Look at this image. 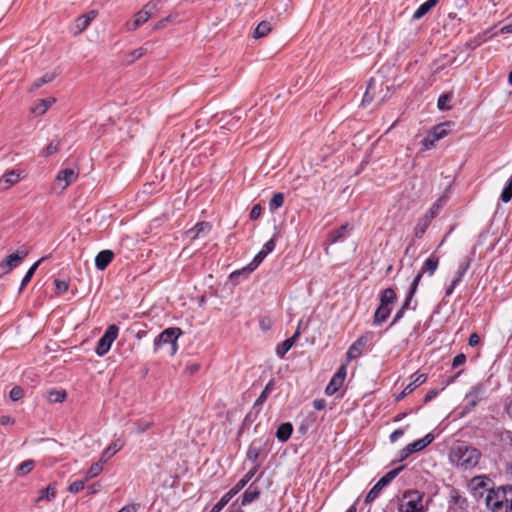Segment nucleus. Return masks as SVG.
Segmentation results:
<instances>
[{
    "mask_svg": "<svg viewBox=\"0 0 512 512\" xmlns=\"http://www.w3.org/2000/svg\"><path fill=\"white\" fill-rule=\"evenodd\" d=\"M481 452L472 446L459 444L451 448L449 460L453 466L462 471L471 470L477 466Z\"/></svg>",
    "mask_w": 512,
    "mask_h": 512,
    "instance_id": "f257e3e1",
    "label": "nucleus"
},
{
    "mask_svg": "<svg viewBox=\"0 0 512 512\" xmlns=\"http://www.w3.org/2000/svg\"><path fill=\"white\" fill-rule=\"evenodd\" d=\"M485 502L492 512H512V486L489 489Z\"/></svg>",
    "mask_w": 512,
    "mask_h": 512,
    "instance_id": "f03ea898",
    "label": "nucleus"
},
{
    "mask_svg": "<svg viewBox=\"0 0 512 512\" xmlns=\"http://www.w3.org/2000/svg\"><path fill=\"white\" fill-rule=\"evenodd\" d=\"M158 12V3L154 1H149L146 3L141 10H139L135 15L133 20H129L125 23L124 27L126 31L132 32L136 31L141 25L145 24Z\"/></svg>",
    "mask_w": 512,
    "mask_h": 512,
    "instance_id": "7ed1b4c3",
    "label": "nucleus"
},
{
    "mask_svg": "<svg viewBox=\"0 0 512 512\" xmlns=\"http://www.w3.org/2000/svg\"><path fill=\"white\" fill-rule=\"evenodd\" d=\"M182 334L180 328H167L162 331L154 341L155 350L160 349L163 345H169L168 353L174 355L177 351V339Z\"/></svg>",
    "mask_w": 512,
    "mask_h": 512,
    "instance_id": "20e7f679",
    "label": "nucleus"
},
{
    "mask_svg": "<svg viewBox=\"0 0 512 512\" xmlns=\"http://www.w3.org/2000/svg\"><path fill=\"white\" fill-rule=\"evenodd\" d=\"M423 494L417 490H410L404 493L399 504V512H423Z\"/></svg>",
    "mask_w": 512,
    "mask_h": 512,
    "instance_id": "39448f33",
    "label": "nucleus"
},
{
    "mask_svg": "<svg viewBox=\"0 0 512 512\" xmlns=\"http://www.w3.org/2000/svg\"><path fill=\"white\" fill-rule=\"evenodd\" d=\"M118 336V327L116 325H110L105 331L104 335L99 339L96 354L98 356H104L111 348L112 343Z\"/></svg>",
    "mask_w": 512,
    "mask_h": 512,
    "instance_id": "423d86ee",
    "label": "nucleus"
},
{
    "mask_svg": "<svg viewBox=\"0 0 512 512\" xmlns=\"http://www.w3.org/2000/svg\"><path fill=\"white\" fill-rule=\"evenodd\" d=\"M373 333L367 332L360 336L349 348L346 353L347 361H351L357 357H359L367 343L372 339Z\"/></svg>",
    "mask_w": 512,
    "mask_h": 512,
    "instance_id": "0eeeda50",
    "label": "nucleus"
},
{
    "mask_svg": "<svg viewBox=\"0 0 512 512\" xmlns=\"http://www.w3.org/2000/svg\"><path fill=\"white\" fill-rule=\"evenodd\" d=\"M78 177V173L72 168H66L60 171L54 182V189L59 188L62 192Z\"/></svg>",
    "mask_w": 512,
    "mask_h": 512,
    "instance_id": "6e6552de",
    "label": "nucleus"
},
{
    "mask_svg": "<svg viewBox=\"0 0 512 512\" xmlns=\"http://www.w3.org/2000/svg\"><path fill=\"white\" fill-rule=\"evenodd\" d=\"M486 397V385L479 383L466 395V409L474 408L482 399Z\"/></svg>",
    "mask_w": 512,
    "mask_h": 512,
    "instance_id": "1a4fd4ad",
    "label": "nucleus"
},
{
    "mask_svg": "<svg viewBox=\"0 0 512 512\" xmlns=\"http://www.w3.org/2000/svg\"><path fill=\"white\" fill-rule=\"evenodd\" d=\"M212 230V225L210 222L201 221L195 224L191 229L186 232V238L193 241L198 238L207 237Z\"/></svg>",
    "mask_w": 512,
    "mask_h": 512,
    "instance_id": "9d476101",
    "label": "nucleus"
},
{
    "mask_svg": "<svg viewBox=\"0 0 512 512\" xmlns=\"http://www.w3.org/2000/svg\"><path fill=\"white\" fill-rule=\"evenodd\" d=\"M263 258H253V260L246 266L236 269L233 272L230 273L229 278L231 281L235 282L237 284L239 282V278L241 276L247 277L250 275L261 263Z\"/></svg>",
    "mask_w": 512,
    "mask_h": 512,
    "instance_id": "9b49d317",
    "label": "nucleus"
},
{
    "mask_svg": "<svg viewBox=\"0 0 512 512\" xmlns=\"http://www.w3.org/2000/svg\"><path fill=\"white\" fill-rule=\"evenodd\" d=\"M96 16L97 12L94 10L79 16L74 22L73 34L78 35L82 33L90 25L91 21L96 18Z\"/></svg>",
    "mask_w": 512,
    "mask_h": 512,
    "instance_id": "f8f14e48",
    "label": "nucleus"
},
{
    "mask_svg": "<svg viewBox=\"0 0 512 512\" xmlns=\"http://www.w3.org/2000/svg\"><path fill=\"white\" fill-rule=\"evenodd\" d=\"M301 332L295 331V333L285 341H283L281 344H279L276 348V354L283 358L285 354L293 347L295 342L298 340Z\"/></svg>",
    "mask_w": 512,
    "mask_h": 512,
    "instance_id": "ddd939ff",
    "label": "nucleus"
},
{
    "mask_svg": "<svg viewBox=\"0 0 512 512\" xmlns=\"http://www.w3.org/2000/svg\"><path fill=\"white\" fill-rule=\"evenodd\" d=\"M470 267V261H464L459 264L458 270L456 272V277L452 280L451 285L446 290V296H449L453 293L457 284L461 281L463 275L466 273L468 268Z\"/></svg>",
    "mask_w": 512,
    "mask_h": 512,
    "instance_id": "4468645a",
    "label": "nucleus"
},
{
    "mask_svg": "<svg viewBox=\"0 0 512 512\" xmlns=\"http://www.w3.org/2000/svg\"><path fill=\"white\" fill-rule=\"evenodd\" d=\"M124 446V441L117 439L113 441L103 452L100 458L103 462H107L114 454L120 451Z\"/></svg>",
    "mask_w": 512,
    "mask_h": 512,
    "instance_id": "2eb2a0df",
    "label": "nucleus"
},
{
    "mask_svg": "<svg viewBox=\"0 0 512 512\" xmlns=\"http://www.w3.org/2000/svg\"><path fill=\"white\" fill-rule=\"evenodd\" d=\"M273 29V25L270 21H261L252 33L254 39H260L266 37Z\"/></svg>",
    "mask_w": 512,
    "mask_h": 512,
    "instance_id": "dca6fc26",
    "label": "nucleus"
},
{
    "mask_svg": "<svg viewBox=\"0 0 512 512\" xmlns=\"http://www.w3.org/2000/svg\"><path fill=\"white\" fill-rule=\"evenodd\" d=\"M19 179H20V174L15 170H11V171L5 173L0 178V186L2 189H8L12 185L17 183L19 181Z\"/></svg>",
    "mask_w": 512,
    "mask_h": 512,
    "instance_id": "f3484780",
    "label": "nucleus"
},
{
    "mask_svg": "<svg viewBox=\"0 0 512 512\" xmlns=\"http://www.w3.org/2000/svg\"><path fill=\"white\" fill-rule=\"evenodd\" d=\"M434 440V435L429 433L425 435L423 438L414 441L413 443L408 444L411 450L414 452H418L427 447Z\"/></svg>",
    "mask_w": 512,
    "mask_h": 512,
    "instance_id": "a211bd4d",
    "label": "nucleus"
},
{
    "mask_svg": "<svg viewBox=\"0 0 512 512\" xmlns=\"http://www.w3.org/2000/svg\"><path fill=\"white\" fill-rule=\"evenodd\" d=\"M438 3V0H427L426 2H424L423 4H421L419 6V8L415 11V13L413 14V19L414 20H419L421 19L423 16H425L433 7L436 6V4Z\"/></svg>",
    "mask_w": 512,
    "mask_h": 512,
    "instance_id": "6ab92c4d",
    "label": "nucleus"
},
{
    "mask_svg": "<svg viewBox=\"0 0 512 512\" xmlns=\"http://www.w3.org/2000/svg\"><path fill=\"white\" fill-rule=\"evenodd\" d=\"M427 380L426 374H420L418 375L413 382L408 384L402 393L399 395L398 399L404 398L406 395L410 394L416 387L422 385Z\"/></svg>",
    "mask_w": 512,
    "mask_h": 512,
    "instance_id": "aec40b11",
    "label": "nucleus"
},
{
    "mask_svg": "<svg viewBox=\"0 0 512 512\" xmlns=\"http://www.w3.org/2000/svg\"><path fill=\"white\" fill-rule=\"evenodd\" d=\"M292 431L293 427L291 423H282L276 431V437L279 441L286 442L290 438Z\"/></svg>",
    "mask_w": 512,
    "mask_h": 512,
    "instance_id": "412c9836",
    "label": "nucleus"
},
{
    "mask_svg": "<svg viewBox=\"0 0 512 512\" xmlns=\"http://www.w3.org/2000/svg\"><path fill=\"white\" fill-rule=\"evenodd\" d=\"M260 491L257 486L251 484L242 496V505H248L259 497Z\"/></svg>",
    "mask_w": 512,
    "mask_h": 512,
    "instance_id": "4be33fe9",
    "label": "nucleus"
},
{
    "mask_svg": "<svg viewBox=\"0 0 512 512\" xmlns=\"http://www.w3.org/2000/svg\"><path fill=\"white\" fill-rule=\"evenodd\" d=\"M105 463L106 462H103L102 458H100L99 461L93 463L86 472L85 481H89L90 479H93L100 475L104 469Z\"/></svg>",
    "mask_w": 512,
    "mask_h": 512,
    "instance_id": "5701e85b",
    "label": "nucleus"
},
{
    "mask_svg": "<svg viewBox=\"0 0 512 512\" xmlns=\"http://www.w3.org/2000/svg\"><path fill=\"white\" fill-rule=\"evenodd\" d=\"M54 102L55 98L41 99L31 109V112L36 115H43Z\"/></svg>",
    "mask_w": 512,
    "mask_h": 512,
    "instance_id": "b1692460",
    "label": "nucleus"
},
{
    "mask_svg": "<svg viewBox=\"0 0 512 512\" xmlns=\"http://www.w3.org/2000/svg\"><path fill=\"white\" fill-rule=\"evenodd\" d=\"M56 496V485L49 484L46 488L40 491V496L35 500L36 503L47 500L52 501Z\"/></svg>",
    "mask_w": 512,
    "mask_h": 512,
    "instance_id": "393cba45",
    "label": "nucleus"
},
{
    "mask_svg": "<svg viewBox=\"0 0 512 512\" xmlns=\"http://www.w3.org/2000/svg\"><path fill=\"white\" fill-rule=\"evenodd\" d=\"M391 309L387 305L380 304L374 314V323L381 324L384 322L390 315Z\"/></svg>",
    "mask_w": 512,
    "mask_h": 512,
    "instance_id": "a878e982",
    "label": "nucleus"
},
{
    "mask_svg": "<svg viewBox=\"0 0 512 512\" xmlns=\"http://www.w3.org/2000/svg\"><path fill=\"white\" fill-rule=\"evenodd\" d=\"M431 220L426 216L420 218L414 228V235L416 238H420L426 232L428 226L430 225Z\"/></svg>",
    "mask_w": 512,
    "mask_h": 512,
    "instance_id": "bb28decb",
    "label": "nucleus"
},
{
    "mask_svg": "<svg viewBox=\"0 0 512 512\" xmlns=\"http://www.w3.org/2000/svg\"><path fill=\"white\" fill-rule=\"evenodd\" d=\"M404 466H400L389 471L386 475H384L378 482V486L382 489L387 486L402 470Z\"/></svg>",
    "mask_w": 512,
    "mask_h": 512,
    "instance_id": "cd10ccee",
    "label": "nucleus"
},
{
    "mask_svg": "<svg viewBox=\"0 0 512 512\" xmlns=\"http://www.w3.org/2000/svg\"><path fill=\"white\" fill-rule=\"evenodd\" d=\"M147 52V49L144 48V47H139L133 51H131L130 53L126 54L125 57H124V62L126 64H132L134 63L137 59L141 58L142 56H144Z\"/></svg>",
    "mask_w": 512,
    "mask_h": 512,
    "instance_id": "c85d7f7f",
    "label": "nucleus"
},
{
    "mask_svg": "<svg viewBox=\"0 0 512 512\" xmlns=\"http://www.w3.org/2000/svg\"><path fill=\"white\" fill-rule=\"evenodd\" d=\"M23 258H7L6 260L2 261L0 264V267L3 269L2 272H0V277L8 273L13 268L17 267Z\"/></svg>",
    "mask_w": 512,
    "mask_h": 512,
    "instance_id": "c756f323",
    "label": "nucleus"
},
{
    "mask_svg": "<svg viewBox=\"0 0 512 512\" xmlns=\"http://www.w3.org/2000/svg\"><path fill=\"white\" fill-rule=\"evenodd\" d=\"M261 453V442L255 440L251 443L247 451V458L255 462Z\"/></svg>",
    "mask_w": 512,
    "mask_h": 512,
    "instance_id": "7c9ffc66",
    "label": "nucleus"
},
{
    "mask_svg": "<svg viewBox=\"0 0 512 512\" xmlns=\"http://www.w3.org/2000/svg\"><path fill=\"white\" fill-rule=\"evenodd\" d=\"M396 299V293L392 288H386L382 291L380 302L383 305L389 306V304L393 303Z\"/></svg>",
    "mask_w": 512,
    "mask_h": 512,
    "instance_id": "2f4dec72",
    "label": "nucleus"
},
{
    "mask_svg": "<svg viewBox=\"0 0 512 512\" xmlns=\"http://www.w3.org/2000/svg\"><path fill=\"white\" fill-rule=\"evenodd\" d=\"M453 98V93L452 92H447V93H443L442 95H440V97L438 98V102H437V107L439 108V110H449L451 107L449 106V102L452 100Z\"/></svg>",
    "mask_w": 512,
    "mask_h": 512,
    "instance_id": "473e14b6",
    "label": "nucleus"
},
{
    "mask_svg": "<svg viewBox=\"0 0 512 512\" xmlns=\"http://www.w3.org/2000/svg\"><path fill=\"white\" fill-rule=\"evenodd\" d=\"M273 385H274L273 380H270V381L267 383V385L265 386V388H264V390L262 391V393L260 394V396H259V397L257 398V400L255 401L254 406H260V405H262V404L266 401V399H267L268 395L270 394V392H271V391H272V389H273Z\"/></svg>",
    "mask_w": 512,
    "mask_h": 512,
    "instance_id": "72a5a7b5",
    "label": "nucleus"
},
{
    "mask_svg": "<svg viewBox=\"0 0 512 512\" xmlns=\"http://www.w3.org/2000/svg\"><path fill=\"white\" fill-rule=\"evenodd\" d=\"M66 392L64 390H53L49 392L48 400L51 403H61L66 399Z\"/></svg>",
    "mask_w": 512,
    "mask_h": 512,
    "instance_id": "f704fd0d",
    "label": "nucleus"
},
{
    "mask_svg": "<svg viewBox=\"0 0 512 512\" xmlns=\"http://www.w3.org/2000/svg\"><path fill=\"white\" fill-rule=\"evenodd\" d=\"M343 385V382L339 380L338 378H335L334 376L328 383L325 392L327 395H333L335 392H337L340 387Z\"/></svg>",
    "mask_w": 512,
    "mask_h": 512,
    "instance_id": "c9c22d12",
    "label": "nucleus"
},
{
    "mask_svg": "<svg viewBox=\"0 0 512 512\" xmlns=\"http://www.w3.org/2000/svg\"><path fill=\"white\" fill-rule=\"evenodd\" d=\"M34 465H35V462H34V460H31V459L22 462L17 468L18 475L24 476V475L28 474L34 468Z\"/></svg>",
    "mask_w": 512,
    "mask_h": 512,
    "instance_id": "e433bc0d",
    "label": "nucleus"
},
{
    "mask_svg": "<svg viewBox=\"0 0 512 512\" xmlns=\"http://www.w3.org/2000/svg\"><path fill=\"white\" fill-rule=\"evenodd\" d=\"M284 203V194L281 192L275 193L269 203L270 210L274 211L280 208Z\"/></svg>",
    "mask_w": 512,
    "mask_h": 512,
    "instance_id": "4c0bfd02",
    "label": "nucleus"
},
{
    "mask_svg": "<svg viewBox=\"0 0 512 512\" xmlns=\"http://www.w3.org/2000/svg\"><path fill=\"white\" fill-rule=\"evenodd\" d=\"M54 77L55 75L53 73H46L32 84L30 90H36L40 88L42 85L51 82L54 79Z\"/></svg>",
    "mask_w": 512,
    "mask_h": 512,
    "instance_id": "58836bf2",
    "label": "nucleus"
},
{
    "mask_svg": "<svg viewBox=\"0 0 512 512\" xmlns=\"http://www.w3.org/2000/svg\"><path fill=\"white\" fill-rule=\"evenodd\" d=\"M447 124H440L433 128L430 132L434 136V140H440L444 138L448 134V130L446 128Z\"/></svg>",
    "mask_w": 512,
    "mask_h": 512,
    "instance_id": "ea45409f",
    "label": "nucleus"
},
{
    "mask_svg": "<svg viewBox=\"0 0 512 512\" xmlns=\"http://www.w3.org/2000/svg\"><path fill=\"white\" fill-rule=\"evenodd\" d=\"M374 88V80L371 79L367 85V89L364 93V96H363V100H362V105H367L369 103H371L374 99V94L372 92Z\"/></svg>",
    "mask_w": 512,
    "mask_h": 512,
    "instance_id": "a19ab883",
    "label": "nucleus"
},
{
    "mask_svg": "<svg viewBox=\"0 0 512 512\" xmlns=\"http://www.w3.org/2000/svg\"><path fill=\"white\" fill-rule=\"evenodd\" d=\"M444 199V197L439 198L432 206L431 208L426 212L424 216L429 218L431 221L436 217V215L439 213L441 209V202Z\"/></svg>",
    "mask_w": 512,
    "mask_h": 512,
    "instance_id": "79ce46f5",
    "label": "nucleus"
},
{
    "mask_svg": "<svg viewBox=\"0 0 512 512\" xmlns=\"http://www.w3.org/2000/svg\"><path fill=\"white\" fill-rule=\"evenodd\" d=\"M61 145V141L56 139L53 140L43 151V156L49 157L58 152Z\"/></svg>",
    "mask_w": 512,
    "mask_h": 512,
    "instance_id": "37998d69",
    "label": "nucleus"
},
{
    "mask_svg": "<svg viewBox=\"0 0 512 512\" xmlns=\"http://www.w3.org/2000/svg\"><path fill=\"white\" fill-rule=\"evenodd\" d=\"M232 499L231 495H229L228 493L224 494L222 496V498L219 500V502H217L213 507L212 509L210 510V512H220L228 503L229 501Z\"/></svg>",
    "mask_w": 512,
    "mask_h": 512,
    "instance_id": "c03bdc74",
    "label": "nucleus"
},
{
    "mask_svg": "<svg viewBox=\"0 0 512 512\" xmlns=\"http://www.w3.org/2000/svg\"><path fill=\"white\" fill-rule=\"evenodd\" d=\"M511 198H512V177L509 179L507 185L503 189L501 196H500V199L504 203L509 202L511 200Z\"/></svg>",
    "mask_w": 512,
    "mask_h": 512,
    "instance_id": "a18cd8bd",
    "label": "nucleus"
},
{
    "mask_svg": "<svg viewBox=\"0 0 512 512\" xmlns=\"http://www.w3.org/2000/svg\"><path fill=\"white\" fill-rule=\"evenodd\" d=\"M275 248V240L274 238L267 241L262 249L255 256H267L270 254Z\"/></svg>",
    "mask_w": 512,
    "mask_h": 512,
    "instance_id": "49530a36",
    "label": "nucleus"
},
{
    "mask_svg": "<svg viewBox=\"0 0 512 512\" xmlns=\"http://www.w3.org/2000/svg\"><path fill=\"white\" fill-rule=\"evenodd\" d=\"M421 277H422V272H419V273L415 276V278L413 279L412 284H411V287H410V290H409V292H408V294H407V296H406V298H408V301H411V300H412V298H413V296H414V294H415V292H416V290H417V287H418V285H419V282H420V280H421Z\"/></svg>",
    "mask_w": 512,
    "mask_h": 512,
    "instance_id": "de8ad7c7",
    "label": "nucleus"
},
{
    "mask_svg": "<svg viewBox=\"0 0 512 512\" xmlns=\"http://www.w3.org/2000/svg\"><path fill=\"white\" fill-rule=\"evenodd\" d=\"M438 267V260L433 258H427L424 263L423 270L427 271L430 275H432Z\"/></svg>",
    "mask_w": 512,
    "mask_h": 512,
    "instance_id": "09e8293b",
    "label": "nucleus"
},
{
    "mask_svg": "<svg viewBox=\"0 0 512 512\" xmlns=\"http://www.w3.org/2000/svg\"><path fill=\"white\" fill-rule=\"evenodd\" d=\"M86 482L87 481H85V478L83 480L74 481L69 485L68 491L70 493L76 494L84 489Z\"/></svg>",
    "mask_w": 512,
    "mask_h": 512,
    "instance_id": "8fccbe9b",
    "label": "nucleus"
},
{
    "mask_svg": "<svg viewBox=\"0 0 512 512\" xmlns=\"http://www.w3.org/2000/svg\"><path fill=\"white\" fill-rule=\"evenodd\" d=\"M382 490L381 487L378 486V484L376 483L372 489L367 493L366 497H365V502L366 503H371L373 502L377 496L379 495L380 491Z\"/></svg>",
    "mask_w": 512,
    "mask_h": 512,
    "instance_id": "3c124183",
    "label": "nucleus"
},
{
    "mask_svg": "<svg viewBox=\"0 0 512 512\" xmlns=\"http://www.w3.org/2000/svg\"><path fill=\"white\" fill-rule=\"evenodd\" d=\"M348 231V225H342L338 229L334 230L330 234V238L332 242H336L338 239L342 238L343 235Z\"/></svg>",
    "mask_w": 512,
    "mask_h": 512,
    "instance_id": "603ef678",
    "label": "nucleus"
},
{
    "mask_svg": "<svg viewBox=\"0 0 512 512\" xmlns=\"http://www.w3.org/2000/svg\"><path fill=\"white\" fill-rule=\"evenodd\" d=\"M24 396V390L19 387V386H15L11 389L10 393H9V397L12 401H18L20 400L22 397Z\"/></svg>",
    "mask_w": 512,
    "mask_h": 512,
    "instance_id": "864d4df0",
    "label": "nucleus"
},
{
    "mask_svg": "<svg viewBox=\"0 0 512 512\" xmlns=\"http://www.w3.org/2000/svg\"><path fill=\"white\" fill-rule=\"evenodd\" d=\"M249 481L246 478H242L238 483L230 489L227 493L233 498L240 490H242Z\"/></svg>",
    "mask_w": 512,
    "mask_h": 512,
    "instance_id": "5fc2aeb1",
    "label": "nucleus"
},
{
    "mask_svg": "<svg viewBox=\"0 0 512 512\" xmlns=\"http://www.w3.org/2000/svg\"><path fill=\"white\" fill-rule=\"evenodd\" d=\"M409 305H410V301H408V298H406L402 307L399 309V311L394 316L391 326L394 325L395 323H397L403 317V314H404L405 310L409 308Z\"/></svg>",
    "mask_w": 512,
    "mask_h": 512,
    "instance_id": "6e6d98bb",
    "label": "nucleus"
},
{
    "mask_svg": "<svg viewBox=\"0 0 512 512\" xmlns=\"http://www.w3.org/2000/svg\"><path fill=\"white\" fill-rule=\"evenodd\" d=\"M436 141L437 140H434V136L431 133H429L428 136L422 140L423 149H431L432 147H434Z\"/></svg>",
    "mask_w": 512,
    "mask_h": 512,
    "instance_id": "4d7b16f0",
    "label": "nucleus"
},
{
    "mask_svg": "<svg viewBox=\"0 0 512 512\" xmlns=\"http://www.w3.org/2000/svg\"><path fill=\"white\" fill-rule=\"evenodd\" d=\"M113 258H95V265L97 269L104 270Z\"/></svg>",
    "mask_w": 512,
    "mask_h": 512,
    "instance_id": "13d9d810",
    "label": "nucleus"
},
{
    "mask_svg": "<svg viewBox=\"0 0 512 512\" xmlns=\"http://www.w3.org/2000/svg\"><path fill=\"white\" fill-rule=\"evenodd\" d=\"M54 284H55V287H56V290H57L58 293H64L69 288L68 283L66 281H64V280L56 279L54 281Z\"/></svg>",
    "mask_w": 512,
    "mask_h": 512,
    "instance_id": "bf43d9fd",
    "label": "nucleus"
},
{
    "mask_svg": "<svg viewBox=\"0 0 512 512\" xmlns=\"http://www.w3.org/2000/svg\"><path fill=\"white\" fill-rule=\"evenodd\" d=\"M262 213V207L260 204H256L252 207L250 212V219L251 220H257Z\"/></svg>",
    "mask_w": 512,
    "mask_h": 512,
    "instance_id": "052dcab7",
    "label": "nucleus"
},
{
    "mask_svg": "<svg viewBox=\"0 0 512 512\" xmlns=\"http://www.w3.org/2000/svg\"><path fill=\"white\" fill-rule=\"evenodd\" d=\"M465 362H466V356L463 353H460L453 358L452 366L458 367V366L463 365Z\"/></svg>",
    "mask_w": 512,
    "mask_h": 512,
    "instance_id": "680f3d73",
    "label": "nucleus"
},
{
    "mask_svg": "<svg viewBox=\"0 0 512 512\" xmlns=\"http://www.w3.org/2000/svg\"><path fill=\"white\" fill-rule=\"evenodd\" d=\"M335 378H338L342 382H344V379L346 377V365L343 364L339 367L338 371L334 374Z\"/></svg>",
    "mask_w": 512,
    "mask_h": 512,
    "instance_id": "e2e57ef3",
    "label": "nucleus"
},
{
    "mask_svg": "<svg viewBox=\"0 0 512 512\" xmlns=\"http://www.w3.org/2000/svg\"><path fill=\"white\" fill-rule=\"evenodd\" d=\"M101 488H102L101 483L95 482L88 487V494H90V495L96 494L101 490Z\"/></svg>",
    "mask_w": 512,
    "mask_h": 512,
    "instance_id": "0e129e2a",
    "label": "nucleus"
},
{
    "mask_svg": "<svg viewBox=\"0 0 512 512\" xmlns=\"http://www.w3.org/2000/svg\"><path fill=\"white\" fill-rule=\"evenodd\" d=\"M139 504H130L122 507L118 512H137Z\"/></svg>",
    "mask_w": 512,
    "mask_h": 512,
    "instance_id": "69168bd1",
    "label": "nucleus"
},
{
    "mask_svg": "<svg viewBox=\"0 0 512 512\" xmlns=\"http://www.w3.org/2000/svg\"><path fill=\"white\" fill-rule=\"evenodd\" d=\"M404 432L401 429H397L390 434V441L396 442L399 438L403 436Z\"/></svg>",
    "mask_w": 512,
    "mask_h": 512,
    "instance_id": "338daca9",
    "label": "nucleus"
},
{
    "mask_svg": "<svg viewBox=\"0 0 512 512\" xmlns=\"http://www.w3.org/2000/svg\"><path fill=\"white\" fill-rule=\"evenodd\" d=\"M150 427H151L150 422L140 423L136 426L135 431H136V433H142V432L146 431L147 429H149Z\"/></svg>",
    "mask_w": 512,
    "mask_h": 512,
    "instance_id": "774afa93",
    "label": "nucleus"
}]
</instances>
